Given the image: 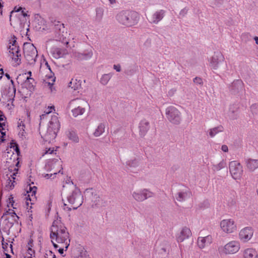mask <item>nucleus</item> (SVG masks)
<instances>
[{"label":"nucleus","mask_w":258,"mask_h":258,"mask_svg":"<svg viewBox=\"0 0 258 258\" xmlns=\"http://www.w3.org/2000/svg\"><path fill=\"white\" fill-rule=\"evenodd\" d=\"M50 237L53 244L55 240L58 244H65L66 250L70 245L69 233L64 225L58 219L53 221L51 228Z\"/></svg>","instance_id":"1"},{"label":"nucleus","mask_w":258,"mask_h":258,"mask_svg":"<svg viewBox=\"0 0 258 258\" xmlns=\"http://www.w3.org/2000/svg\"><path fill=\"white\" fill-rule=\"evenodd\" d=\"M60 127L58 117L56 115L52 116L49 120L47 130L43 132L39 129V134L45 142L50 143L56 137Z\"/></svg>","instance_id":"2"},{"label":"nucleus","mask_w":258,"mask_h":258,"mask_svg":"<svg viewBox=\"0 0 258 258\" xmlns=\"http://www.w3.org/2000/svg\"><path fill=\"white\" fill-rule=\"evenodd\" d=\"M139 19L138 13L130 10H122L116 16V19L119 23L128 27L137 25Z\"/></svg>","instance_id":"3"},{"label":"nucleus","mask_w":258,"mask_h":258,"mask_svg":"<svg viewBox=\"0 0 258 258\" xmlns=\"http://www.w3.org/2000/svg\"><path fill=\"white\" fill-rule=\"evenodd\" d=\"M67 201L69 205L64 203L63 209L70 211L72 209L77 210L83 203V197L80 189L76 188L71 193L67 196Z\"/></svg>","instance_id":"4"},{"label":"nucleus","mask_w":258,"mask_h":258,"mask_svg":"<svg viewBox=\"0 0 258 258\" xmlns=\"http://www.w3.org/2000/svg\"><path fill=\"white\" fill-rule=\"evenodd\" d=\"M50 27L55 33L56 40L67 45L69 44V41L67 39L68 33L64 24L60 21L54 20L51 21Z\"/></svg>","instance_id":"5"},{"label":"nucleus","mask_w":258,"mask_h":258,"mask_svg":"<svg viewBox=\"0 0 258 258\" xmlns=\"http://www.w3.org/2000/svg\"><path fill=\"white\" fill-rule=\"evenodd\" d=\"M23 52L27 63L30 65L34 64L37 56V50L34 45L29 42L24 43Z\"/></svg>","instance_id":"6"},{"label":"nucleus","mask_w":258,"mask_h":258,"mask_svg":"<svg viewBox=\"0 0 258 258\" xmlns=\"http://www.w3.org/2000/svg\"><path fill=\"white\" fill-rule=\"evenodd\" d=\"M165 115L168 121L172 124L178 125L181 121L180 112L173 106H170L166 109Z\"/></svg>","instance_id":"7"},{"label":"nucleus","mask_w":258,"mask_h":258,"mask_svg":"<svg viewBox=\"0 0 258 258\" xmlns=\"http://www.w3.org/2000/svg\"><path fill=\"white\" fill-rule=\"evenodd\" d=\"M45 170L47 172L52 171L53 174L60 173L62 170L61 161L57 159H50L45 165Z\"/></svg>","instance_id":"8"},{"label":"nucleus","mask_w":258,"mask_h":258,"mask_svg":"<svg viewBox=\"0 0 258 258\" xmlns=\"http://www.w3.org/2000/svg\"><path fill=\"white\" fill-rule=\"evenodd\" d=\"M229 171L234 179H239L242 174V167L237 161H232L229 163Z\"/></svg>","instance_id":"9"},{"label":"nucleus","mask_w":258,"mask_h":258,"mask_svg":"<svg viewBox=\"0 0 258 258\" xmlns=\"http://www.w3.org/2000/svg\"><path fill=\"white\" fill-rule=\"evenodd\" d=\"M37 187L35 186H31L30 184H29L27 186V195H25L26 199V205L27 207L29 206V205H33L36 200V193L37 191ZM32 208L31 206H30V209ZM28 209V207H27Z\"/></svg>","instance_id":"10"},{"label":"nucleus","mask_w":258,"mask_h":258,"mask_svg":"<svg viewBox=\"0 0 258 258\" xmlns=\"http://www.w3.org/2000/svg\"><path fill=\"white\" fill-rule=\"evenodd\" d=\"M133 198L138 202H142L154 196V193L147 189L144 188L132 193Z\"/></svg>","instance_id":"11"},{"label":"nucleus","mask_w":258,"mask_h":258,"mask_svg":"<svg viewBox=\"0 0 258 258\" xmlns=\"http://www.w3.org/2000/svg\"><path fill=\"white\" fill-rule=\"evenodd\" d=\"M220 226L226 233H230L236 230V226L232 219H224L221 221Z\"/></svg>","instance_id":"12"},{"label":"nucleus","mask_w":258,"mask_h":258,"mask_svg":"<svg viewBox=\"0 0 258 258\" xmlns=\"http://www.w3.org/2000/svg\"><path fill=\"white\" fill-rule=\"evenodd\" d=\"M165 14V10H158L150 16L148 20L151 24H157L164 18Z\"/></svg>","instance_id":"13"},{"label":"nucleus","mask_w":258,"mask_h":258,"mask_svg":"<svg viewBox=\"0 0 258 258\" xmlns=\"http://www.w3.org/2000/svg\"><path fill=\"white\" fill-rule=\"evenodd\" d=\"M240 247L239 241L233 240L227 243L224 247V252L226 254H234L238 251Z\"/></svg>","instance_id":"14"},{"label":"nucleus","mask_w":258,"mask_h":258,"mask_svg":"<svg viewBox=\"0 0 258 258\" xmlns=\"http://www.w3.org/2000/svg\"><path fill=\"white\" fill-rule=\"evenodd\" d=\"M253 234V230L250 227H246L241 229L239 234V237L243 242L249 241Z\"/></svg>","instance_id":"15"},{"label":"nucleus","mask_w":258,"mask_h":258,"mask_svg":"<svg viewBox=\"0 0 258 258\" xmlns=\"http://www.w3.org/2000/svg\"><path fill=\"white\" fill-rule=\"evenodd\" d=\"M93 54V51L91 48L85 50L83 52L76 51L73 53L74 57L79 60L89 59L92 57Z\"/></svg>","instance_id":"16"},{"label":"nucleus","mask_w":258,"mask_h":258,"mask_svg":"<svg viewBox=\"0 0 258 258\" xmlns=\"http://www.w3.org/2000/svg\"><path fill=\"white\" fill-rule=\"evenodd\" d=\"M224 60V57L221 52L215 53L213 56L210 62V67L214 70H217L218 68L219 64Z\"/></svg>","instance_id":"17"},{"label":"nucleus","mask_w":258,"mask_h":258,"mask_svg":"<svg viewBox=\"0 0 258 258\" xmlns=\"http://www.w3.org/2000/svg\"><path fill=\"white\" fill-rule=\"evenodd\" d=\"M139 135L144 137L150 129V122L145 119H142L139 123Z\"/></svg>","instance_id":"18"},{"label":"nucleus","mask_w":258,"mask_h":258,"mask_svg":"<svg viewBox=\"0 0 258 258\" xmlns=\"http://www.w3.org/2000/svg\"><path fill=\"white\" fill-rule=\"evenodd\" d=\"M229 89L233 93H238L244 90V85L241 80H236L231 84Z\"/></svg>","instance_id":"19"},{"label":"nucleus","mask_w":258,"mask_h":258,"mask_svg":"<svg viewBox=\"0 0 258 258\" xmlns=\"http://www.w3.org/2000/svg\"><path fill=\"white\" fill-rule=\"evenodd\" d=\"M191 235V232L189 228L185 227L176 236L177 241L178 242H182L185 239L188 238Z\"/></svg>","instance_id":"20"},{"label":"nucleus","mask_w":258,"mask_h":258,"mask_svg":"<svg viewBox=\"0 0 258 258\" xmlns=\"http://www.w3.org/2000/svg\"><path fill=\"white\" fill-rule=\"evenodd\" d=\"M212 242V237L211 235L205 237H199L198 239V245L202 249L209 246Z\"/></svg>","instance_id":"21"},{"label":"nucleus","mask_w":258,"mask_h":258,"mask_svg":"<svg viewBox=\"0 0 258 258\" xmlns=\"http://www.w3.org/2000/svg\"><path fill=\"white\" fill-rule=\"evenodd\" d=\"M191 196V193L189 189L188 188H185L182 190H180L175 196L176 199L179 202L184 201L186 199L190 198Z\"/></svg>","instance_id":"22"},{"label":"nucleus","mask_w":258,"mask_h":258,"mask_svg":"<svg viewBox=\"0 0 258 258\" xmlns=\"http://www.w3.org/2000/svg\"><path fill=\"white\" fill-rule=\"evenodd\" d=\"M92 201L93 202V207L95 206L96 207H102L107 205V202L104 198H100L97 194H95L93 197Z\"/></svg>","instance_id":"23"},{"label":"nucleus","mask_w":258,"mask_h":258,"mask_svg":"<svg viewBox=\"0 0 258 258\" xmlns=\"http://www.w3.org/2000/svg\"><path fill=\"white\" fill-rule=\"evenodd\" d=\"M51 53L54 58L58 59L60 57H63L68 53V51L64 48L56 47L51 49Z\"/></svg>","instance_id":"24"},{"label":"nucleus","mask_w":258,"mask_h":258,"mask_svg":"<svg viewBox=\"0 0 258 258\" xmlns=\"http://www.w3.org/2000/svg\"><path fill=\"white\" fill-rule=\"evenodd\" d=\"M245 163L249 170L253 171L258 168V159L248 158L245 159Z\"/></svg>","instance_id":"25"},{"label":"nucleus","mask_w":258,"mask_h":258,"mask_svg":"<svg viewBox=\"0 0 258 258\" xmlns=\"http://www.w3.org/2000/svg\"><path fill=\"white\" fill-rule=\"evenodd\" d=\"M10 56L12 58L13 67H16L21 63V55L20 53L18 54L16 53L14 54L10 55Z\"/></svg>","instance_id":"26"},{"label":"nucleus","mask_w":258,"mask_h":258,"mask_svg":"<svg viewBox=\"0 0 258 258\" xmlns=\"http://www.w3.org/2000/svg\"><path fill=\"white\" fill-rule=\"evenodd\" d=\"M257 252L253 248H247L243 252L244 258H256Z\"/></svg>","instance_id":"27"},{"label":"nucleus","mask_w":258,"mask_h":258,"mask_svg":"<svg viewBox=\"0 0 258 258\" xmlns=\"http://www.w3.org/2000/svg\"><path fill=\"white\" fill-rule=\"evenodd\" d=\"M104 10L101 7H98L96 9V16L94 18V21L96 23H100L103 16Z\"/></svg>","instance_id":"28"},{"label":"nucleus","mask_w":258,"mask_h":258,"mask_svg":"<svg viewBox=\"0 0 258 258\" xmlns=\"http://www.w3.org/2000/svg\"><path fill=\"white\" fill-rule=\"evenodd\" d=\"M105 125L103 123H100L93 133V135L95 137H100L105 132Z\"/></svg>","instance_id":"29"},{"label":"nucleus","mask_w":258,"mask_h":258,"mask_svg":"<svg viewBox=\"0 0 258 258\" xmlns=\"http://www.w3.org/2000/svg\"><path fill=\"white\" fill-rule=\"evenodd\" d=\"M224 131V127L222 125H220L218 126L211 128L209 130V136L213 138L217 134L222 132Z\"/></svg>","instance_id":"30"},{"label":"nucleus","mask_w":258,"mask_h":258,"mask_svg":"<svg viewBox=\"0 0 258 258\" xmlns=\"http://www.w3.org/2000/svg\"><path fill=\"white\" fill-rule=\"evenodd\" d=\"M69 139L73 142L77 143L79 142V139L76 132L74 131H69L68 134Z\"/></svg>","instance_id":"31"},{"label":"nucleus","mask_w":258,"mask_h":258,"mask_svg":"<svg viewBox=\"0 0 258 258\" xmlns=\"http://www.w3.org/2000/svg\"><path fill=\"white\" fill-rule=\"evenodd\" d=\"M34 83L35 81L33 78L31 77H27L24 84L28 89L31 91L34 89Z\"/></svg>","instance_id":"32"},{"label":"nucleus","mask_w":258,"mask_h":258,"mask_svg":"<svg viewBox=\"0 0 258 258\" xmlns=\"http://www.w3.org/2000/svg\"><path fill=\"white\" fill-rule=\"evenodd\" d=\"M46 77H47V79L49 80V81L47 82L46 80H44L45 86L48 87L52 91V87L53 86V83L55 82V78L54 77V74L50 76L46 75Z\"/></svg>","instance_id":"33"},{"label":"nucleus","mask_w":258,"mask_h":258,"mask_svg":"<svg viewBox=\"0 0 258 258\" xmlns=\"http://www.w3.org/2000/svg\"><path fill=\"white\" fill-rule=\"evenodd\" d=\"M85 111V109L81 106L77 107L72 110L73 115L74 117H77L79 115H82Z\"/></svg>","instance_id":"34"},{"label":"nucleus","mask_w":258,"mask_h":258,"mask_svg":"<svg viewBox=\"0 0 258 258\" xmlns=\"http://www.w3.org/2000/svg\"><path fill=\"white\" fill-rule=\"evenodd\" d=\"M18 127L19 129V136L22 139L25 138L26 132L25 131V125L22 121L18 123Z\"/></svg>","instance_id":"35"},{"label":"nucleus","mask_w":258,"mask_h":258,"mask_svg":"<svg viewBox=\"0 0 258 258\" xmlns=\"http://www.w3.org/2000/svg\"><path fill=\"white\" fill-rule=\"evenodd\" d=\"M226 166V162L224 160H222L218 164L213 165L212 169L214 171H218L224 168Z\"/></svg>","instance_id":"36"},{"label":"nucleus","mask_w":258,"mask_h":258,"mask_svg":"<svg viewBox=\"0 0 258 258\" xmlns=\"http://www.w3.org/2000/svg\"><path fill=\"white\" fill-rule=\"evenodd\" d=\"M112 77V75L110 73L103 75L100 80V83L103 85H107Z\"/></svg>","instance_id":"37"},{"label":"nucleus","mask_w":258,"mask_h":258,"mask_svg":"<svg viewBox=\"0 0 258 258\" xmlns=\"http://www.w3.org/2000/svg\"><path fill=\"white\" fill-rule=\"evenodd\" d=\"M69 86L74 90H76L81 88V84L80 80L77 81V79H72L70 82Z\"/></svg>","instance_id":"38"},{"label":"nucleus","mask_w":258,"mask_h":258,"mask_svg":"<svg viewBox=\"0 0 258 258\" xmlns=\"http://www.w3.org/2000/svg\"><path fill=\"white\" fill-rule=\"evenodd\" d=\"M53 245L55 248H59L58 251L62 256H63L65 255V254H64V250H66L64 243L57 244L56 243H53Z\"/></svg>","instance_id":"39"},{"label":"nucleus","mask_w":258,"mask_h":258,"mask_svg":"<svg viewBox=\"0 0 258 258\" xmlns=\"http://www.w3.org/2000/svg\"><path fill=\"white\" fill-rule=\"evenodd\" d=\"M139 160L138 159L134 158L129 160L126 163V165L129 167H136L139 165Z\"/></svg>","instance_id":"40"},{"label":"nucleus","mask_w":258,"mask_h":258,"mask_svg":"<svg viewBox=\"0 0 258 258\" xmlns=\"http://www.w3.org/2000/svg\"><path fill=\"white\" fill-rule=\"evenodd\" d=\"M8 49L9 52L10 53L9 55H12V54H14L16 53L17 54L20 53L19 46H15V45H13L11 46H8Z\"/></svg>","instance_id":"41"},{"label":"nucleus","mask_w":258,"mask_h":258,"mask_svg":"<svg viewBox=\"0 0 258 258\" xmlns=\"http://www.w3.org/2000/svg\"><path fill=\"white\" fill-rule=\"evenodd\" d=\"M11 214V216L14 218V220L15 222H17V220L19 218V217L16 215V213L14 212V211L9 209L8 211H7L3 214L2 218L5 217V216Z\"/></svg>","instance_id":"42"},{"label":"nucleus","mask_w":258,"mask_h":258,"mask_svg":"<svg viewBox=\"0 0 258 258\" xmlns=\"http://www.w3.org/2000/svg\"><path fill=\"white\" fill-rule=\"evenodd\" d=\"M14 171H15V172H14L13 175L11 176L12 177L13 179H14L13 182L10 183L11 182V180H10V182H9V185H8L10 186V188L11 189H13L15 186V184H14V183L15 182V181H14V179H15V176H16V174H17V172L18 171V168H14Z\"/></svg>","instance_id":"43"},{"label":"nucleus","mask_w":258,"mask_h":258,"mask_svg":"<svg viewBox=\"0 0 258 258\" xmlns=\"http://www.w3.org/2000/svg\"><path fill=\"white\" fill-rule=\"evenodd\" d=\"M227 206L230 209H235L236 207V202L234 199H230L227 202Z\"/></svg>","instance_id":"44"},{"label":"nucleus","mask_w":258,"mask_h":258,"mask_svg":"<svg viewBox=\"0 0 258 258\" xmlns=\"http://www.w3.org/2000/svg\"><path fill=\"white\" fill-rule=\"evenodd\" d=\"M137 72V67H133L127 69L125 71V74L128 76H132Z\"/></svg>","instance_id":"45"},{"label":"nucleus","mask_w":258,"mask_h":258,"mask_svg":"<svg viewBox=\"0 0 258 258\" xmlns=\"http://www.w3.org/2000/svg\"><path fill=\"white\" fill-rule=\"evenodd\" d=\"M7 206L10 207V206L13 207L14 209H16V208L14 206V200L13 195H11L8 199Z\"/></svg>","instance_id":"46"},{"label":"nucleus","mask_w":258,"mask_h":258,"mask_svg":"<svg viewBox=\"0 0 258 258\" xmlns=\"http://www.w3.org/2000/svg\"><path fill=\"white\" fill-rule=\"evenodd\" d=\"M18 46V43L17 42V38L15 36H13L11 37V39L9 40V46Z\"/></svg>","instance_id":"47"},{"label":"nucleus","mask_w":258,"mask_h":258,"mask_svg":"<svg viewBox=\"0 0 258 258\" xmlns=\"http://www.w3.org/2000/svg\"><path fill=\"white\" fill-rule=\"evenodd\" d=\"M188 11V9L187 8H184L183 9H182L179 14V18H182L187 14V12Z\"/></svg>","instance_id":"48"},{"label":"nucleus","mask_w":258,"mask_h":258,"mask_svg":"<svg viewBox=\"0 0 258 258\" xmlns=\"http://www.w3.org/2000/svg\"><path fill=\"white\" fill-rule=\"evenodd\" d=\"M250 110L253 114L258 113V104L256 103L252 104L250 106Z\"/></svg>","instance_id":"49"},{"label":"nucleus","mask_w":258,"mask_h":258,"mask_svg":"<svg viewBox=\"0 0 258 258\" xmlns=\"http://www.w3.org/2000/svg\"><path fill=\"white\" fill-rule=\"evenodd\" d=\"M193 82L197 85H202L203 84L202 79L200 77H196L194 79Z\"/></svg>","instance_id":"50"},{"label":"nucleus","mask_w":258,"mask_h":258,"mask_svg":"<svg viewBox=\"0 0 258 258\" xmlns=\"http://www.w3.org/2000/svg\"><path fill=\"white\" fill-rule=\"evenodd\" d=\"M2 131H0V133L1 134V137H0V143H3L5 141V139H4V137L6 135V132H3Z\"/></svg>","instance_id":"51"},{"label":"nucleus","mask_w":258,"mask_h":258,"mask_svg":"<svg viewBox=\"0 0 258 258\" xmlns=\"http://www.w3.org/2000/svg\"><path fill=\"white\" fill-rule=\"evenodd\" d=\"M2 247L4 249L6 250L8 248V243L7 242H5L4 238L3 236H2Z\"/></svg>","instance_id":"52"},{"label":"nucleus","mask_w":258,"mask_h":258,"mask_svg":"<svg viewBox=\"0 0 258 258\" xmlns=\"http://www.w3.org/2000/svg\"><path fill=\"white\" fill-rule=\"evenodd\" d=\"M54 152H56V150H54L53 149H53L48 148V149H46L44 154H51L53 153Z\"/></svg>","instance_id":"53"},{"label":"nucleus","mask_w":258,"mask_h":258,"mask_svg":"<svg viewBox=\"0 0 258 258\" xmlns=\"http://www.w3.org/2000/svg\"><path fill=\"white\" fill-rule=\"evenodd\" d=\"M22 9L23 8L22 7H18L16 6L14 9V10L11 12V13L13 14L14 12H20Z\"/></svg>","instance_id":"54"},{"label":"nucleus","mask_w":258,"mask_h":258,"mask_svg":"<svg viewBox=\"0 0 258 258\" xmlns=\"http://www.w3.org/2000/svg\"><path fill=\"white\" fill-rule=\"evenodd\" d=\"M113 69L117 72H120L121 71V67L119 64H114L113 66Z\"/></svg>","instance_id":"55"},{"label":"nucleus","mask_w":258,"mask_h":258,"mask_svg":"<svg viewBox=\"0 0 258 258\" xmlns=\"http://www.w3.org/2000/svg\"><path fill=\"white\" fill-rule=\"evenodd\" d=\"M78 258H90L89 256L86 253H81L80 255L78 257Z\"/></svg>","instance_id":"56"},{"label":"nucleus","mask_w":258,"mask_h":258,"mask_svg":"<svg viewBox=\"0 0 258 258\" xmlns=\"http://www.w3.org/2000/svg\"><path fill=\"white\" fill-rule=\"evenodd\" d=\"M221 150L224 152H227L228 151V146L226 145H223L221 147Z\"/></svg>","instance_id":"57"},{"label":"nucleus","mask_w":258,"mask_h":258,"mask_svg":"<svg viewBox=\"0 0 258 258\" xmlns=\"http://www.w3.org/2000/svg\"><path fill=\"white\" fill-rule=\"evenodd\" d=\"M56 174H53V172H52L51 173H50V174H46L45 175H44V177L46 179H49V178H51V177L54 175H56Z\"/></svg>","instance_id":"58"},{"label":"nucleus","mask_w":258,"mask_h":258,"mask_svg":"<svg viewBox=\"0 0 258 258\" xmlns=\"http://www.w3.org/2000/svg\"><path fill=\"white\" fill-rule=\"evenodd\" d=\"M235 108L237 109V108L235 107ZM234 109H235L234 105H231L229 107V111L231 112L232 113H234L235 111Z\"/></svg>","instance_id":"59"},{"label":"nucleus","mask_w":258,"mask_h":258,"mask_svg":"<svg viewBox=\"0 0 258 258\" xmlns=\"http://www.w3.org/2000/svg\"><path fill=\"white\" fill-rule=\"evenodd\" d=\"M14 149L16 152V153H17L18 155L20 153L19 147V146H18V144L15 147Z\"/></svg>","instance_id":"60"},{"label":"nucleus","mask_w":258,"mask_h":258,"mask_svg":"<svg viewBox=\"0 0 258 258\" xmlns=\"http://www.w3.org/2000/svg\"><path fill=\"white\" fill-rule=\"evenodd\" d=\"M17 145V143L15 142L14 141H12V142L10 143V147L14 148Z\"/></svg>","instance_id":"61"},{"label":"nucleus","mask_w":258,"mask_h":258,"mask_svg":"<svg viewBox=\"0 0 258 258\" xmlns=\"http://www.w3.org/2000/svg\"><path fill=\"white\" fill-rule=\"evenodd\" d=\"M6 125L5 122H0V128H2V130H5V128L4 126Z\"/></svg>","instance_id":"62"},{"label":"nucleus","mask_w":258,"mask_h":258,"mask_svg":"<svg viewBox=\"0 0 258 258\" xmlns=\"http://www.w3.org/2000/svg\"><path fill=\"white\" fill-rule=\"evenodd\" d=\"M5 116L3 114V112L0 110V121L4 120Z\"/></svg>","instance_id":"63"},{"label":"nucleus","mask_w":258,"mask_h":258,"mask_svg":"<svg viewBox=\"0 0 258 258\" xmlns=\"http://www.w3.org/2000/svg\"><path fill=\"white\" fill-rule=\"evenodd\" d=\"M20 12H21V14H22V15L24 17H25L27 16V13H26L25 12H24V11L23 9H22Z\"/></svg>","instance_id":"64"}]
</instances>
